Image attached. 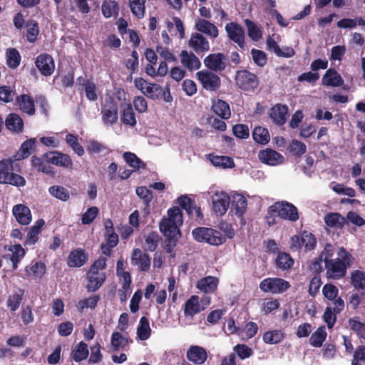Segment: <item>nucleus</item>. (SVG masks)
Returning <instances> with one entry per match:
<instances>
[{"mask_svg":"<svg viewBox=\"0 0 365 365\" xmlns=\"http://www.w3.org/2000/svg\"><path fill=\"white\" fill-rule=\"evenodd\" d=\"M353 256L343 247L336 252V257L333 260L327 261L324 264L325 276L328 279L339 280L343 279L347 269L353 263Z\"/></svg>","mask_w":365,"mask_h":365,"instance_id":"obj_1","label":"nucleus"},{"mask_svg":"<svg viewBox=\"0 0 365 365\" xmlns=\"http://www.w3.org/2000/svg\"><path fill=\"white\" fill-rule=\"evenodd\" d=\"M269 217L277 215L283 220L296 222L299 219L297 208L292 203L282 201L274 202L268 208Z\"/></svg>","mask_w":365,"mask_h":365,"instance_id":"obj_2","label":"nucleus"},{"mask_svg":"<svg viewBox=\"0 0 365 365\" xmlns=\"http://www.w3.org/2000/svg\"><path fill=\"white\" fill-rule=\"evenodd\" d=\"M194 239L200 242H205L212 245H220L225 242V237L220 232L214 229L201 227L192 231Z\"/></svg>","mask_w":365,"mask_h":365,"instance_id":"obj_3","label":"nucleus"},{"mask_svg":"<svg viewBox=\"0 0 365 365\" xmlns=\"http://www.w3.org/2000/svg\"><path fill=\"white\" fill-rule=\"evenodd\" d=\"M290 287L288 281L279 277H267L259 283V289L266 293L282 294Z\"/></svg>","mask_w":365,"mask_h":365,"instance_id":"obj_4","label":"nucleus"},{"mask_svg":"<svg viewBox=\"0 0 365 365\" xmlns=\"http://www.w3.org/2000/svg\"><path fill=\"white\" fill-rule=\"evenodd\" d=\"M236 85L244 91H253L259 86L257 76L247 70H240L235 74Z\"/></svg>","mask_w":365,"mask_h":365,"instance_id":"obj_5","label":"nucleus"},{"mask_svg":"<svg viewBox=\"0 0 365 365\" xmlns=\"http://www.w3.org/2000/svg\"><path fill=\"white\" fill-rule=\"evenodd\" d=\"M196 77L206 91H216L221 86L220 78L211 71L202 70L196 73Z\"/></svg>","mask_w":365,"mask_h":365,"instance_id":"obj_6","label":"nucleus"},{"mask_svg":"<svg viewBox=\"0 0 365 365\" xmlns=\"http://www.w3.org/2000/svg\"><path fill=\"white\" fill-rule=\"evenodd\" d=\"M102 121L106 125H113L118 122V107L113 98H109L101 108Z\"/></svg>","mask_w":365,"mask_h":365,"instance_id":"obj_7","label":"nucleus"},{"mask_svg":"<svg viewBox=\"0 0 365 365\" xmlns=\"http://www.w3.org/2000/svg\"><path fill=\"white\" fill-rule=\"evenodd\" d=\"M43 158L47 163L63 168L72 170L73 160L71 157L58 151H49L43 155Z\"/></svg>","mask_w":365,"mask_h":365,"instance_id":"obj_8","label":"nucleus"},{"mask_svg":"<svg viewBox=\"0 0 365 365\" xmlns=\"http://www.w3.org/2000/svg\"><path fill=\"white\" fill-rule=\"evenodd\" d=\"M46 273V265L42 261L32 260L26 266L23 278L27 280L42 279Z\"/></svg>","mask_w":365,"mask_h":365,"instance_id":"obj_9","label":"nucleus"},{"mask_svg":"<svg viewBox=\"0 0 365 365\" xmlns=\"http://www.w3.org/2000/svg\"><path fill=\"white\" fill-rule=\"evenodd\" d=\"M225 31L228 38L237 44L242 50H244L245 48V34L242 26L236 22H230L225 26Z\"/></svg>","mask_w":365,"mask_h":365,"instance_id":"obj_10","label":"nucleus"},{"mask_svg":"<svg viewBox=\"0 0 365 365\" xmlns=\"http://www.w3.org/2000/svg\"><path fill=\"white\" fill-rule=\"evenodd\" d=\"M230 203V197L224 191L216 192L212 196V210L217 215H224L229 208Z\"/></svg>","mask_w":365,"mask_h":365,"instance_id":"obj_11","label":"nucleus"},{"mask_svg":"<svg viewBox=\"0 0 365 365\" xmlns=\"http://www.w3.org/2000/svg\"><path fill=\"white\" fill-rule=\"evenodd\" d=\"M35 65L43 76H50L55 71L54 60L48 53L39 54L36 58Z\"/></svg>","mask_w":365,"mask_h":365,"instance_id":"obj_12","label":"nucleus"},{"mask_svg":"<svg viewBox=\"0 0 365 365\" xmlns=\"http://www.w3.org/2000/svg\"><path fill=\"white\" fill-rule=\"evenodd\" d=\"M144 94L153 100L163 98L164 101L168 103L173 101L170 88H166L165 89H163L162 86L156 83H150L146 85Z\"/></svg>","mask_w":365,"mask_h":365,"instance_id":"obj_13","label":"nucleus"},{"mask_svg":"<svg viewBox=\"0 0 365 365\" xmlns=\"http://www.w3.org/2000/svg\"><path fill=\"white\" fill-rule=\"evenodd\" d=\"M226 58L222 53H212L204 59L205 66L211 71L221 72L226 68Z\"/></svg>","mask_w":365,"mask_h":365,"instance_id":"obj_14","label":"nucleus"},{"mask_svg":"<svg viewBox=\"0 0 365 365\" xmlns=\"http://www.w3.org/2000/svg\"><path fill=\"white\" fill-rule=\"evenodd\" d=\"M88 260V254L83 248H76L73 250L68 255L66 259V264L68 267H81Z\"/></svg>","mask_w":365,"mask_h":365,"instance_id":"obj_15","label":"nucleus"},{"mask_svg":"<svg viewBox=\"0 0 365 365\" xmlns=\"http://www.w3.org/2000/svg\"><path fill=\"white\" fill-rule=\"evenodd\" d=\"M180 225L163 217L159 223V228L164 236L170 242L171 240H177L178 237L180 236Z\"/></svg>","mask_w":365,"mask_h":365,"instance_id":"obj_16","label":"nucleus"},{"mask_svg":"<svg viewBox=\"0 0 365 365\" xmlns=\"http://www.w3.org/2000/svg\"><path fill=\"white\" fill-rule=\"evenodd\" d=\"M131 264L138 266L142 272H148L150 268V258L146 253H143L139 248H135L131 254Z\"/></svg>","mask_w":365,"mask_h":365,"instance_id":"obj_17","label":"nucleus"},{"mask_svg":"<svg viewBox=\"0 0 365 365\" xmlns=\"http://www.w3.org/2000/svg\"><path fill=\"white\" fill-rule=\"evenodd\" d=\"M188 361L195 364L200 365L204 364L207 359V353L205 348L197 345L190 346L186 353Z\"/></svg>","mask_w":365,"mask_h":365,"instance_id":"obj_18","label":"nucleus"},{"mask_svg":"<svg viewBox=\"0 0 365 365\" xmlns=\"http://www.w3.org/2000/svg\"><path fill=\"white\" fill-rule=\"evenodd\" d=\"M12 213L16 221L23 225H29L32 220V215L29 207L24 204H18L13 207Z\"/></svg>","mask_w":365,"mask_h":365,"instance_id":"obj_19","label":"nucleus"},{"mask_svg":"<svg viewBox=\"0 0 365 365\" xmlns=\"http://www.w3.org/2000/svg\"><path fill=\"white\" fill-rule=\"evenodd\" d=\"M258 158L262 163L269 165H277L284 160V157L280 153L270 148L261 150Z\"/></svg>","mask_w":365,"mask_h":365,"instance_id":"obj_20","label":"nucleus"},{"mask_svg":"<svg viewBox=\"0 0 365 365\" xmlns=\"http://www.w3.org/2000/svg\"><path fill=\"white\" fill-rule=\"evenodd\" d=\"M288 107L286 105L276 104L269 113V116L277 125H283L287 121Z\"/></svg>","mask_w":365,"mask_h":365,"instance_id":"obj_21","label":"nucleus"},{"mask_svg":"<svg viewBox=\"0 0 365 365\" xmlns=\"http://www.w3.org/2000/svg\"><path fill=\"white\" fill-rule=\"evenodd\" d=\"M16 102L19 105L20 110L29 115L35 114V103L33 98L27 94L17 96Z\"/></svg>","mask_w":365,"mask_h":365,"instance_id":"obj_22","label":"nucleus"},{"mask_svg":"<svg viewBox=\"0 0 365 365\" xmlns=\"http://www.w3.org/2000/svg\"><path fill=\"white\" fill-rule=\"evenodd\" d=\"M204 309L205 308L200 304L199 297L192 295L184 304V315L193 317Z\"/></svg>","mask_w":365,"mask_h":365,"instance_id":"obj_23","label":"nucleus"},{"mask_svg":"<svg viewBox=\"0 0 365 365\" xmlns=\"http://www.w3.org/2000/svg\"><path fill=\"white\" fill-rule=\"evenodd\" d=\"M189 46L197 53L210 50L208 41L200 33H193L192 34L189 41Z\"/></svg>","mask_w":365,"mask_h":365,"instance_id":"obj_24","label":"nucleus"},{"mask_svg":"<svg viewBox=\"0 0 365 365\" xmlns=\"http://www.w3.org/2000/svg\"><path fill=\"white\" fill-rule=\"evenodd\" d=\"M322 82L324 86L331 87H339L344 83L341 75L334 68L327 70Z\"/></svg>","mask_w":365,"mask_h":365,"instance_id":"obj_25","label":"nucleus"},{"mask_svg":"<svg viewBox=\"0 0 365 365\" xmlns=\"http://www.w3.org/2000/svg\"><path fill=\"white\" fill-rule=\"evenodd\" d=\"M218 283L217 277L207 276L197 282L196 288L205 293H213L217 290Z\"/></svg>","mask_w":365,"mask_h":365,"instance_id":"obj_26","label":"nucleus"},{"mask_svg":"<svg viewBox=\"0 0 365 365\" xmlns=\"http://www.w3.org/2000/svg\"><path fill=\"white\" fill-rule=\"evenodd\" d=\"M195 27L199 32L203 33L212 38H215L218 36L217 26L206 19H197L195 22Z\"/></svg>","mask_w":365,"mask_h":365,"instance_id":"obj_27","label":"nucleus"},{"mask_svg":"<svg viewBox=\"0 0 365 365\" xmlns=\"http://www.w3.org/2000/svg\"><path fill=\"white\" fill-rule=\"evenodd\" d=\"M214 113L223 120H227L231 117L230 105L225 101L217 99L214 101L211 107Z\"/></svg>","mask_w":365,"mask_h":365,"instance_id":"obj_28","label":"nucleus"},{"mask_svg":"<svg viewBox=\"0 0 365 365\" xmlns=\"http://www.w3.org/2000/svg\"><path fill=\"white\" fill-rule=\"evenodd\" d=\"M121 116L120 119L122 123L130 127H134L136 125L137 120L135 118V113L133 109L132 105L130 103L122 104L121 106Z\"/></svg>","mask_w":365,"mask_h":365,"instance_id":"obj_29","label":"nucleus"},{"mask_svg":"<svg viewBox=\"0 0 365 365\" xmlns=\"http://www.w3.org/2000/svg\"><path fill=\"white\" fill-rule=\"evenodd\" d=\"M44 225V220L43 219H39L32 227L29 228L26 240L24 243L25 245H33L38 242V235L41 233Z\"/></svg>","mask_w":365,"mask_h":365,"instance_id":"obj_30","label":"nucleus"},{"mask_svg":"<svg viewBox=\"0 0 365 365\" xmlns=\"http://www.w3.org/2000/svg\"><path fill=\"white\" fill-rule=\"evenodd\" d=\"M5 125L7 129L14 133H21L24 129L22 118L17 113H13L7 115L5 120Z\"/></svg>","mask_w":365,"mask_h":365,"instance_id":"obj_31","label":"nucleus"},{"mask_svg":"<svg viewBox=\"0 0 365 365\" xmlns=\"http://www.w3.org/2000/svg\"><path fill=\"white\" fill-rule=\"evenodd\" d=\"M36 140L35 138H30L25 140L19 148V152L14 156V160H20L27 158L32 150L36 149Z\"/></svg>","mask_w":365,"mask_h":365,"instance_id":"obj_32","label":"nucleus"},{"mask_svg":"<svg viewBox=\"0 0 365 365\" xmlns=\"http://www.w3.org/2000/svg\"><path fill=\"white\" fill-rule=\"evenodd\" d=\"M180 57L182 65L190 71L199 69L201 66L200 61L192 53H189L187 51L182 50L180 53Z\"/></svg>","mask_w":365,"mask_h":365,"instance_id":"obj_33","label":"nucleus"},{"mask_svg":"<svg viewBox=\"0 0 365 365\" xmlns=\"http://www.w3.org/2000/svg\"><path fill=\"white\" fill-rule=\"evenodd\" d=\"M130 341H132L130 340ZM130 340L120 332L115 331L111 335L110 350L113 352L124 349L129 344Z\"/></svg>","mask_w":365,"mask_h":365,"instance_id":"obj_34","label":"nucleus"},{"mask_svg":"<svg viewBox=\"0 0 365 365\" xmlns=\"http://www.w3.org/2000/svg\"><path fill=\"white\" fill-rule=\"evenodd\" d=\"M351 284L361 294H365V272L359 269L353 271L351 274Z\"/></svg>","mask_w":365,"mask_h":365,"instance_id":"obj_35","label":"nucleus"},{"mask_svg":"<svg viewBox=\"0 0 365 365\" xmlns=\"http://www.w3.org/2000/svg\"><path fill=\"white\" fill-rule=\"evenodd\" d=\"M88 284L86 289L88 292L97 291L104 283L106 279V273L101 272L100 275L86 274Z\"/></svg>","mask_w":365,"mask_h":365,"instance_id":"obj_36","label":"nucleus"},{"mask_svg":"<svg viewBox=\"0 0 365 365\" xmlns=\"http://www.w3.org/2000/svg\"><path fill=\"white\" fill-rule=\"evenodd\" d=\"M232 206L235 215L242 217L247 210V199L241 194H235L233 195Z\"/></svg>","mask_w":365,"mask_h":365,"instance_id":"obj_37","label":"nucleus"},{"mask_svg":"<svg viewBox=\"0 0 365 365\" xmlns=\"http://www.w3.org/2000/svg\"><path fill=\"white\" fill-rule=\"evenodd\" d=\"M294 262V259L289 254L279 252L275 259V266L277 269L288 270L292 268Z\"/></svg>","mask_w":365,"mask_h":365,"instance_id":"obj_38","label":"nucleus"},{"mask_svg":"<svg viewBox=\"0 0 365 365\" xmlns=\"http://www.w3.org/2000/svg\"><path fill=\"white\" fill-rule=\"evenodd\" d=\"M151 334L149 320L146 317H142L137 327V335L140 340H147Z\"/></svg>","mask_w":365,"mask_h":365,"instance_id":"obj_39","label":"nucleus"},{"mask_svg":"<svg viewBox=\"0 0 365 365\" xmlns=\"http://www.w3.org/2000/svg\"><path fill=\"white\" fill-rule=\"evenodd\" d=\"M102 14L106 19L117 16L119 13V5L115 1H104L101 6Z\"/></svg>","mask_w":365,"mask_h":365,"instance_id":"obj_40","label":"nucleus"},{"mask_svg":"<svg viewBox=\"0 0 365 365\" xmlns=\"http://www.w3.org/2000/svg\"><path fill=\"white\" fill-rule=\"evenodd\" d=\"M88 354V345L84 341H81L75 349L72 350L71 358L76 362H80L87 359Z\"/></svg>","mask_w":365,"mask_h":365,"instance_id":"obj_41","label":"nucleus"},{"mask_svg":"<svg viewBox=\"0 0 365 365\" xmlns=\"http://www.w3.org/2000/svg\"><path fill=\"white\" fill-rule=\"evenodd\" d=\"M26 39L29 43H34L39 34L38 23L34 19H30L26 23Z\"/></svg>","mask_w":365,"mask_h":365,"instance_id":"obj_42","label":"nucleus"},{"mask_svg":"<svg viewBox=\"0 0 365 365\" xmlns=\"http://www.w3.org/2000/svg\"><path fill=\"white\" fill-rule=\"evenodd\" d=\"M132 14L138 19L145 16L146 0H128Z\"/></svg>","mask_w":365,"mask_h":365,"instance_id":"obj_43","label":"nucleus"},{"mask_svg":"<svg viewBox=\"0 0 365 365\" xmlns=\"http://www.w3.org/2000/svg\"><path fill=\"white\" fill-rule=\"evenodd\" d=\"M24 294V290L19 289L17 291L9 295L7 299V307L11 312L16 311L22 300Z\"/></svg>","mask_w":365,"mask_h":365,"instance_id":"obj_44","label":"nucleus"},{"mask_svg":"<svg viewBox=\"0 0 365 365\" xmlns=\"http://www.w3.org/2000/svg\"><path fill=\"white\" fill-rule=\"evenodd\" d=\"M327 334L324 326L319 327L310 336L309 344L314 347H321Z\"/></svg>","mask_w":365,"mask_h":365,"instance_id":"obj_45","label":"nucleus"},{"mask_svg":"<svg viewBox=\"0 0 365 365\" xmlns=\"http://www.w3.org/2000/svg\"><path fill=\"white\" fill-rule=\"evenodd\" d=\"M123 157L126 163L134 170L144 169L146 167L145 163L133 153L125 152Z\"/></svg>","mask_w":365,"mask_h":365,"instance_id":"obj_46","label":"nucleus"},{"mask_svg":"<svg viewBox=\"0 0 365 365\" xmlns=\"http://www.w3.org/2000/svg\"><path fill=\"white\" fill-rule=\"evenodd\" d=\"M252 138L255 142L262 145L268 143L270 140L268 130L262 126H257L253 130Z\"/></svg>","mask_w":365,"mask_h":365,"instance_id":"obj_47","label":"nucleus"},{"mask_svg":"<svg viewBox=\"0 0 365 365\" xmlns=\"http://www.w3.org/2000/svg\"><path fill=\"white\" fill-rule=\"evenodd\" d=\"M44 159H41L37 156H32L31 165L38 171L46 174H53V168L48 165V163L44 162Z\"/></svg>","mask_w":365,"mask_h":365,"instance_id":"obj_48","label":"nucleus"},{"mask_svg":"<svg viewBox=\"0 0 365 365\" xmlns=\"http://www.w3.org/2000/svg\"><path fill=\"white\" fill-rule=\"evenodd\" d=\"M21 55L17 49L9 48L6 51V64L11 69L16 68L21 63Z\"/></svg>","mask_w":365,"mask_h":365,"instance_id":"obj_49","label":"nucleus"},{"mask_svg":"<svg viewBox=\"0 0 365 365\" xmlns=\"http://www.w3.org/2000/svg\"><path fill=\"white\" fill-rule=\"evenodd\" d=\"M284 338V334L280 330L266 331L263 335V341L266 344H275L279 343Z\"/></svg>","mask_w":365,"mask_h":365,"instance_id":"obj_50","label":"nucleus"},{"mask_svg":"<svg viewBox=\"0 0 365 365\" xmlns=\"http://www.w3.org/2000/svg\"><path fill=\"white\" fill-rule=\"evenodd\" d=\"M82 86L86 93V96L90 101L98 100V88L96 83L91 80H87L82 83Z\"/></svg>","mask_w":365,"mask_h":365,"instance_id":"obj_51","label":"nucleus"},{"mask_svg":"<svg viewBox=\"0 0 365 365\" xmlns=\"http://www.w3.org/2000/svg\"><path fill=\"white\" fill-rule=\"evenodd\" d=\"M160 237L157 232H150L145 239V250L154 252L158 246Z\"/></svg>","mask_w":365,"mask_h":365,"instance_id":"obj_52","label":"nucleus"},{"mask_svg":"<svg viewBox=\"0 0 365 365\" xmlns=\"http://www.w3.org/2000/svg\"><path fill=\"white\" fill-rule=\"evenodd\" d=\"M344 220V218L337 212L328 213L324 217L325 223L331 227H342Z\"/></svg>","mask_w":365,"mask_h":365,"instance_id":"obj_53","label":"nucleus"},{"mask_svg":"<svg viewBox=\"0 0 365 365\" xmlns=\"http://www.w3.org/2000/svg\"><path fill=\"white\" fill-rule=\"evenodd\" d=\"M302 245L305 252L313 250L317 246V239L311 232L303 231L302 232Z\"/></svg>","mask_w":365,"mask_h":365,"instance_id":"obj_54","label":"nucleus"},{"mask_svg":"<svg viewBox=\"0 0 365 365\" xmlns=\"http://www.w3.org/2000/svg\"><path fill=\"white\" fill-rule=\"evenodd\" d=\"M66 143L72 148V150L78 155H84V149L78 143V136L71 133H68L66 136Z\"/></svg>","mask_w":365,"mask_h":365,"instance_id":"obj_55","label":"nucleus"},{"mask_svg":"<svg viewBox=\"0 0 365 365\" xmlns=\"http://www.w3.org/2000/svg\"><path fill=\"white\" fill-rule=\"evenodd\" d=\"M48 191L51 195L62 201H67L70 197L68 190L60 185H53L49 187Z\"/></svg>","mask_w":365,"mask_h":365,"instance_id":"obj_56","label":"nucleus"},{"mask_svg":"<svg viewBox=\"0 0 365 365\" xmlns=\"http://www.w3.org/2000/svg\"><path fill=\"white\" fill-rule=\"evenodd\" d=\"M74 68L72 66H68L66 68V73L61 75L59 69L58 70V76L61 77V84L63 88L72 87L74 84Z\"/></svg>","mask_w":365,"mask_h":365,"instance_id":"obj_57","label":"nucleus"},{"mask_svg":"<svg viewBox=\"0 0 365 365\" xmlns=\"http://www.w3.org/2000/svg\"><path fill=\"white\" fill-rule=\"evenodd\" d=\"M289 150L292 155L299 158L306 153L307 146L298 140H293L289 144Z\"/></svg>","mask_w":365,"mask_h":365,"instance_id":"obj_58","label":"nucleus"},{"mask_svg":"<svg viewBox=\"0 0 365 365\" xmlns=\"http://www.w3.org/2000/svg\"><path fill=\"white\" fill-rule=\"evenodd\" d=\"M245 24L247 27L248 36L253 41H259L262 36V32L260 29L251 20L246 19Z\"/></svg>","mask_w":365,"mask_h":365,"instance_id":"obj_59","label":"nucleus"},{"mask_svg":"<svg viewBox=\"0 0 365 365\" xmlns=\"http://www.w3.org/2000/svg\"><path fill=\"white\" fill-rule=\"evenodd\" d=\"M211 162L215 166L223 168H232L235 166L232 158L228 156H213Z\"/></svg>","mask_w":365,"mask_h":365,"instance_id":"obj_60","label":"nucleus"},{"mask_svg":"<svg viewBox=\"0 0 365 365\" xmlns=\"http://www.w3.org/2000/svg\"><path fill=\"white\" fill-rule=\"evenodd\" d=\"M0 182L16 187L24 186L26 184L24 178L14 173H11L7 177L4 178V180Z\"/></svg>","mask_w":365,"mask_h":365,"instance_id":"obj_61","label":"nucleus"},{"mask_svg":"<svg viewBox=\"0 0 365 365\" xmlns=\"http://www.w3.org/2000/svg\"><path fill=\"white\" fill-rule=\"evenodd\" d=\"M8 250L12 252L9 256L11 261L21 262L26 255V251L20 244L9 247Z\"/></svg>","mask_w":365,"mask_h":365,"instance_id":"obj_62","label":"nucleus"},{"mask_svg":"<svg viewBox=\"0 0 365 365\" xmlns=\"http://www.w3.org/2000/svg\"><path fill=\"white\" fill-rule=\"evenodd\" d=\"M322 294L328 300L333 301L339 294V289L333 284H325L322 287Z\"/></svg>","mask_w":365,"mask_h":365,"instance_id":"obj_63","label":"nucleus"},{"mask_svg":"<svg viewBox=\"0 0 365 365\" xmlns=\"http://www.w3.org/2000/svg\"><path fill=\"white\" fill-rule=\"evenodd\" d=\"M280 304L277 299H265L261 305V310L264 314H268L279 308Z\"/></svg>","mask_w":365,"mask_h":365,"instance_id":"obj_64","label":"nucleus"}]
</instances>
